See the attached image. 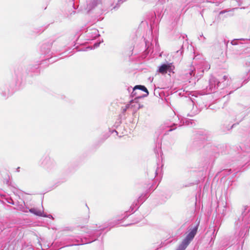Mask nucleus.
<instances>
[{
  "label": "nucleus",
  "mask_w": 250,
  "mask_h": 250,
  "mask_svg": "<svg viewBox=\"0 0 250 250\" xmlns=\"http://www.w3.org/2000/svg\"><path fill=\"white\" fill-rule=\"evenodd\" d=\"M174 66L172 63L163 64L159 68V72L162 74H165L167 72L174 73Z\"/></svg>",
  "instance_id": "0eeeda50"
},
{
  "label": "nucleus",
  "mask_w": 250,
  "mask_h": 250,
  "mask_svg": "<svg viewBox=\"0 0 250 250\" xmlns=\"http://www.w3.org/2000/svg\"><path fill=\"white\" fill-rule=\"evenodd\" d=\"M138 100L134 99L131 100L129 104H126V108H131L134 112H136L137 110L143 107L138 101Z\"/></svg>",
  "instance_id": "9d476101"
},
{
  "label": "nucleus",
  "mask_w": 250,
  "mask_h": 250,
  "mask_svg": "<svg viewBox=\"0 0 250 250\" xmlns=\"http://www.w3.org/2000/svg\"><path fill=\"white\" fill-rule=\"evenodd\" d=\"M128 108H126V105H125V109H124V111L125 112L127 109H128Z\"/></svg>",
  "instance_id": "c85d7f7f"
},
{
  "label": "nucleus",
  "mask_w": 250,
  "mask_h": 250,
  "mask_svg": "<svg viewBox=\"0 0 250 250\" xmlns=\"http://www.w3.org/2000/svg\"><path fill=\"white\" fill-rule=\"evenodd\" d=\"M229 84V78L228 76H224L223 78L219 81L215 77H211L209 79L207 90L208 93L215 92L218 88L222 89Z\"/></svg>",
  "instance_id": "f03ea898"
},
{
  "label": "nucleus",
  "mask_w": 250,
  "mask_h": 250,
  "mask_svg": "<svg viewBox=\"0 0 250 250\" xmlns=\"http://www.w3.org/2000/svg\"><path fill=\"white\" fill-rule=\"evenodd\" d=\"M215 233V230H214L213 233H212V235H213V237L211 238V241L210 242V243H211V242L212 241L213 242L212 243H213V241H214V239H215V234H214Z\"/></svg>",
  "instance_id": "5701e85b"
},
{
  "label": "nucleus",
  "mask_w": 250,
  "mask_h": 250,
  "mask_svg": "<svg viewBox=\"0 0 250 250\" xmlns=\"http://www.w3.org/2000/svg\"><path fill=\"white\" fill-rule=\"evenodd\" d=\"M223 214H224L225 213V212H224V210H223V211L222 212Z\"/></svg>",
  "instance_id": "7c9ffc66"
},
{
  "label": "nucleus",
  "mask_w": 250,
  "mask_h": 250,
  "mask_svg": "<svg viewBox=\"0 0 250 250\" xmlns=\"http://www.w3.org/2000/svg\"><path fill=\"white\" fill-rule=\"evenodd\" d=\"M241 221H242V222H244V221H242V220H241ZM239 223H240V224L241 223V220H240V219H238V221H237V225H238ZM242 224H243V223H242ZM244 226H245V224H244Z\"/></svg>",
  "instance_id": "393cba45"
},
{
  "label": "nucleus",
  "mask_w": 250,
  "mask_h": 250,
  "mask_svg": "<svg viewBox=\"0 0 250 250\" xmlns=\"http://www.w3.org/2000/svg\"><path fill=\"white\" fill-rule=\"evenodd\" d=\"M67 240H68V242H72V243L69 244L68 243H64L63 246H62L61 248L90 243L95 241L96 240V238L90 240H87L86 238H84V239H81V240H79L78 239H74L73 237H70L67 239Z\"/></svg>",
  "instance_id": "423d86ee"
},
{
  "label": "nucleus",
  "mask_w": 250,
  "mask_h": 250,
  "mask_svg": "<svg viewBox=\"0 0 250 250\" xmlns=\"http://www.w3.org/2000/svg\"><path fill=\"white\" fill-rule=\"evenodd\" d=\"M100 4H101V0H91L87 4V8L89 10H91Z\"/></svg>",
  "instance_id": "4468645a"
},
{
  "label": "nucleus",
  "mask_w": 250,
  "mask_h": 250,
  "mask_svg": "<svg viewBox=\"0 0 250 250\" xmlns=\"http://www.w3.org/2000/svg\"><path fill=\"white\" fill-rule=\"evenodd\" d=\"M100 43H101L100 42H97L94 43V44L93 45V46L88 47L87 48L89 49H95L96 48H97L100 45Z\"/></svg>",
  "instance_id": "6ab92c4d"
},
{
  "label": "nucleus",
  "mask_w": 250,
  "mask_h": 250,
  "mask_svg": "<svg viewBox=\"0 0 250 250\" xmlns=\"http://www.w3.org/2000/svg\"><path fill=\"white\" fill-rule=\"evenodd\" d=\"M15 75L17 79V83H20L24 75V72L22 68H18L15 70Z\"/></svg>",
  "instance_id": "f8f14e48"
},
{
  "label": "nucleus",
  "mask_w": 250,
  "mask_h": 250,
  "mask_svg": "<svg viewBox=\"0 0 250 250\" xmlns=\"http://www.w3.org/2000/svg\"><path fill=\"white\" fill-rule=\"evenodd\" d=\"M45 215H46V216H43V217H48V218H50L51 217H52V216L51 215H50V214L48 215L45 214Z\"/></svg>",
  "instance_id": "a878e982"
},
{
  "label": "nucleus",
  "mask_w": 250,
  "mask_h": 250,
  "mask_svg": "<svg viewBox=\"0 0 250 250\" xmlns=\"http://www.w3.org/2000/svg\"><path fill=\"white\" fill-rule=\"evenodd\" d=\"M111 6H113L112 9H116L118 8L120 5L126 0H110Z\"/></svg>",
  "instance_id": "dca6fc26"
},
{
  "label": "nucleus",
  "mask_w": 250,
  "mask_h": 250,
  "mask_svg": "<svg viewBox=\"0 0 250 250\" xmlns=\"http://www.w3.org/2000/svg\"><path fill=\"white\" fill-rule=\"evenodd\" d=\"M198 110H196V111H193V112L191 113V114H188L189 116H193L194 115H195L196 114H197L198 113Z\"/></svg>",
  "instance_id": "4be33fe9"
},
{
  "label": "nucleus",
  "mask_w": 250,
  "mask_h": 250,
  "mask_svg": "<svg viewBox=\"0 0 250 250\" xmlns=\"http://www.w3.org/2000/svg\"><path fill=\"white\" fill-rule=\"evenodd\" d=\"M52 46L51 43H47L43 44L41 48V52L42 54L47 55V57H49L52 54L50 53V48Z\"/></svg>",
  "instance_id": "9b49d317"
},
{
  "label": "nucleus",
  "mask_w": 250,
  "mask_h": 250,
  "mask_svg": "<svg viewBox=\"0 0 250 250\" xmlns=\"http://www.w3.org/2000/svg\"><path fill=\"white\" fill-rule=\"evenodd\" d=\"M22 211L23 212H28L27 209H24L22 210Z\"/></svg>",
  "instance_id": "bb28decb"
},
{
  "label": "nucleus",
  "mask_w": 250,
  "mask_h": 250,
  "mask_svg": "<svg viewBox=\"0 0 250 250\" xmlns=\"http://www.w3.org/2000/svg\"><path fill=\"white\" fill-rule=\"evenodd\" d=\"M20 167H18L17 168V172H19L20 171Z\"/></svg>",
  "instance_id": "c756f323"
},
{
  "label": "nucleus",
  "mask_w": 250,
  "mask_h": 250,
  "mask_svg": "<svg viewBox=\"0 0 250 250\" xmlns=\"http://www.w3.org/2000/svg\"><path fill=\"white\" fill-rule=\"evenodd\" d=\"M200 37H203V39H204V41L206 39V38L205 37L203 36V34H202L201 35H200Z\"/></svg>",
  "instance_id": "cd10ccee"
},
{
  "label": "nucleus",
  "mask_w": 250,
  "mask_h": 250,
  "mask_svg": "<svg viewBox=\"0 0 250 250\" xmlns=\"http://www.w3.org/2000/svg\"><path fill=\"white\" fill-rule=\"evenodd\" d=\"M148 95V91L144 85H136L132 89L131 96L134 98V99H139L146 97Z\"/></svg>",
  "instance_id": "39448f33"
},
{
  "label": "nucleus",
  "mask_w": 250,
  "mask_h": 250,
  "mask_svg": "<svg viewBox=\"0 0 250 250\" xmlns=\"http://www.w3.org/2000/svg\"><path fill=\"white\" fill-rule=\"evenodd\" d=\"M54 164V161L49 156L43 157L41 160V165L46 168H49Z\"/></svg>",
  "instance_id": "1a4fd4ad"
},
{
  "label": "nucleus",
  "mask_w": 250,
  "mask_h": 250,
  "mask_svg": "<svg viewBox=\"0 0 250 250\" xmlns=\"http://www.w3.org/2000/svg\"><path fill=\"white\" fill-rule=\"evenodd\" d=\"M210 64L206 61H202L196 67H191L186 73V77L189 79L192 77L196 76L198 79L200 78L205 71H208L210 69Z\"/></svg>",
  "instance_id": "f257e3e1"
},
{
  "label": "nucleus",
  "mask_w": 250,
  "mask_h": 250,
  "mask_svg": "<svg viewBox=\"0 0 250 250\" xmlns=\"http://www.w3.org/2000/svg\"><path fill=\"white\" fill-rule=\"evenodd\" d=\"M242 216V221L244 222L245 225H248L250 224V206H245Z\"/></svg>",
  "instance_id": "6e6552de"
},
{
  "label": "nucleus",
  "mask_w": 250,
  "mask_h": 250,
  "mask_svg": "<svg viewBox=\"0 0 250 250\" xmlns=\"http://www.w3.org/2000/svg\"><path fill=\"white\" fill-rule=\"evenodd\" d=\"M9 94V92H4L2 93V95L4 96H8V95Z\"/></svg>",
  "instance_id": "b1692460"
},
{
  "label": "nucleus",
  "mask_w": 250,
  "mask_h": 250,
  "mask_svg": "<svg viewBox=\"0 0 250 250\" xmlns=\"http://www.w3.org/2000/svg\"><path fill=\"white\" fill-rule=\"evenodd\" d=\"M199 224H197L192 229L183 240L181 244L179 246L176 250H185L189 245L191 241L196 235L198 228Z\"/></svg>",
  "instance_id": "7ed1b4c3"
},
{
  "label": "nucleus",
  "mask_w": 250,
  "mask_h": 250,
  "mask_svg": "<svg viewBox=\"0 0 250 250\" xmlns=\"http://www.w3.org/2000/svg\"><path fill=\"white\" fill-rule=\"evenodd\" d=\"M88 36L89 38V40H93L96 37H99L100 34L97 29H93L91 30V32L88 33Z\"/></svg>",
  "instance_id": "2eb2a0df"
},
{
  "label": "nucleus",
  "mask_w": 250,
  "mask_h": 250,
  "mask_svg": "<svg viewBox=\"0 0 250 250\" xmlns=\"http://www.w3.org/2000/svg\"><path fill=\"white\" fill-rule=\"evenodd\" d=\"M29 211L39 216H46L43 212L41 210H38L35 208L29 209Z\"/></svg>",
  "instance_id": "f3484780"
},
{
  "label": "nucleus",
  "mask_w": 250,
  "mask_h": 250,
  "mask_svg": "<svg viewBox=\"0 0 250 250\" xmlns=\"http://www.w3.org/2000/svg\"><path fill=\"white\" fill-rule=\"evenodd\" d=\"M137 206V203L134 202L130 206L129 209L124 213V216L123 217V219H125L127 218L128 216L130 215V214L134 212L135 211V208Z\"/></svg>",
  "instance_id": "ddd939ff"
},
{
  "label": "nucleus",
  "mask_w": 250,
  "mask_h": 250,
  "mask_svg": "<svg viewBox=\"0 0 250 250\" xmlns=\"http://www.w3.org/2000/svg\"><path fill=\"white\" fill-rule=\"evenodd\" d=\"M225 208L226 207V205L224 207Z\"/></svg>",
  "instance_id": "2f4dec72"
},
{
  "label": "nucleus",
  "mask_w": 250,
  "mask_h": 250,
  "mask_svg": "<svg viewBox=\"0 0 250 250\" xmlns=\"http://www.w3.org/2000/svg\"><path fill=\"white\" fill-rule=\"evenodd\" d=\"M231 44L232 45H236L238 44V40H233L231 42Z\"/></svg>",
  "instance_id": "412c9836"
},
{
  "label": "nucleus",
  "mask_w": 250,
  "mask_h": 250,
  "mask_svg": "<svg viewBox=\"0 0 250 250\" xmlns=\"http://www.w3.org/2000/svg\"><path fill=\"white\" fill-rule=\"evenodd\" d=\"M183 52V51L182 48L181 49L177 50L176 51V55H177V56L180 57V58L178 60L181 59V57L182 55Z\"/></svg>",
  "instance_id": "aec40b11"
},
{
  "label": "nucleus",
  "mask_w": 250,
  "mask_h": 250,
  "mask_svg": "<svg viewBox=\"0 0 250 250\" xmlns=\"http://www.w3.org/2000/svg\"><path fill=\"white\" fill-rule=\"evenodd\" d=\"M148 197L147 193H143L138 198L137 202L138 203H143Z\"/></svg>",
  "instance_id": "a211bd4d"
},
{
  "label": "nucleus",
  "mask_w": 250,
  "mask_h": 250,
  "mask_svg": "<svg viewBox=\"0 0 250 250\" xmlns=\"http://www.w3.org/2000/svg\"><path fill=\"white\" fill-rule=\"evenodd\" d=\"M176 118H178V121L175 122L174 123H169V122H166L164 124V126H163L164 129H167L166 130V132H169L175 129V128L173 127L174 126H181L183 125H184L185 124L186 125H189V123L192 125V122L191 120H188L187 119L183 120V119H181L180 120V119L178 116H177Z\"/></svg>",
  "instance_id": "20e7f679"
}]
</instances>
